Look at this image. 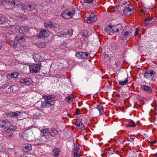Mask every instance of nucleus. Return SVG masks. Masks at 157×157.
<instances>
[{"label":"nucleus","mask_w":157,"mask_h":157,"mask_svg":"<svg viewBox=\"0 0 157 157\" xmlns=\"http://www.w3.org/2000/svg\"><path fill=\"white\" fill-rule=\"evenodd\" d=\"M122 26V25L121 24L112 25H109L108 27L110 29L106 28L105 29V30L109 35H113L115 33L118 32L121 29Z\"/></svg>","instance_id":"obj_1"},{"label":"nucleus","mask_w":157,"mask_h":157,"mask_svg":"<svg viewBox=\"0 0 157 157\" xmlns=\"http://www.w3.org/2000/svg\"><path fill=\"white\" fill-rule=\"evenodd\" d=\"M132 29L131 26L126 25L123 30L125 31L124 33H123V32L122 33V34L121 36V40H127L128 36H130V34L132 33Z\"/></svg>","instance_id":"obj_2"},{"label":"nucleus","mask_w":157,"mask_h":157,"mask_svg":"<svg viewBox=\"0 0 157 157\" xmlns=\"http://www.w3.org/2000/svg\"><path fill=\"white\" fill-rule=\"evenodd\" d=\"M21 7V9L24 10L25 12L26 10L30 11L34 9L33 4L29 3V2H25L24 4L20 5Z\"/></svg>","instance_id":"obj_3"},{"label":"nucleus","mask_w":157,"mask_h":157,"mask_svg":"<svg viewBox=\"0 0 157 157\" xmlns=\"http://www.w3.org/2000/svg\"><path fill=\"white\" fill-rule=\"evenodd\" d=\"M75 56L79 59H88L90 57V54L86 52H76Z\"/></svg>","instance_id":"obj_4"},{"label":"nucleus","mask_w":157,"mask_h":157,"mask_svg":"<svg viewBox=\"0 0 157 157\" xmlns=\"http://www.w3.org/2000/svg\"><path fill=\"white\" fill-rule=\"evenodd\" d=\"M4 2L8 5L18 6L21 5L20 0H4Z\"/></svg>","instance_id":"obj_5"},{"label":"nucleus","mask_w":157,"mask_h":157,"mask_svg":"<svg viewBox=\"0 0 157 157\" xmlns=\"http://www.w3.org/2000/svg\"><path fill=\"white\" fill-rule=\"evenodd\" d=\"M49 32L48 31L42 29L40 31L39 35H37V36L38 38L43 37L47 38L49 36Z\"/></svg>","instance_id":"obj_6"},{"label":"nucleus","mask_w":157,"mask_h":157,"mask_svg":"<svg viewBox=\"0 0 157 157\" xmlns=\"http://www.w3.org/2000/svg\"><path fill=\"white\" fill-rule=\"evenodd\" d=\"M97 19V16L94 13H91L90 16L86 19L88 23H91L95 21Z\"/></svg>","instance_id":"obj_7"},{"label":"nucleus","mask_w":157,"mask_h":157,"mask_svg":"<svg viewBox=\"0 0 157 157\" xmlns=\"http://www.w3.org/2000/svg\"><path fill=\"white\" fill-rule=\"evenodd\" d=\"M75 9L73 8V9L71 11H69L66 14L64 15V18L66 19H68L70 18H72L73 17V16H74V17H75ZM75 17H73V18L76 19Z\"/></svg>","instance_id":"obj_8"},{"label":"nucleus","mask_w":157,"mask_h":157,"mask_svg":"<svg viewBox=\"0 0 157 157\" xmlns=\"http://www.w3.org/2000/svg\"><path fill=\"white\" fill-rule=\"evenodd\" d=\"M155 72L152 70L150 69L149 70H147L144 73V76L147 79H148L150 77H154Z\"/></svg>","instance_id":"obj_9"},{"label":"nucleus","mask_w":157,"mask_h":157,"mask_svg":"<svg viewBox=\"0 0 157 157\" xmlns=\"http://www.w3.org/2000/svg\"><path fill=\"white\" fill-rule=\"evenodd\" d=\"M38 67V66L37 65V64H34L30 65L29 68L30 72L32 73L38 72L40 70Z\"/></svg>","instance_id":"obj_10"},{"label":"nucleus","mask_w":157,"mask_h":157,"mask_svg":"<svg viewBox=\"0 0 157 157\" xmlns=\"http://www.w3.org/2000/svg\"><path fill=\"white\" fill-rule=\"evenodd\" d=\"M10 125V123L7 120L0 121V127L4 128L7 129Z\"/></svg>","instance_id":"obj_11"},{"label":"nucleus","mask_w":157,"mask_h":157,"mask_svg":"<svg viewBox=\"0 0 157 157\" xmlns=\"http://www.w3.org/2000/svg\"><path fill=\"white\" fill-rule=\"evenodd\" d=\"M140 89L144 90L146 92L151 93L152 89L151 87L146 85H141L140 86Z\"/></svg>","instance_id":"obj_12"},{"label":"nucleus","mask_w":157,"mask_h":157,"mask_svg":"<svg viewBox=\"0 0 157 157\" xmlns=\"http://www.w3.org/2000/svg\"><path fill=\"white\" fill-rule=\"evenodd\" d=\"M33 57L35 61L36 62H41L43 60L42 57L39 53L34 55Z\"/></svg>","instance_id":"obj_13"},{"label":"nucleus","mask_w":157,"mask_h":157,"mask_svg":"<svg viewBox=\"0 0 157 157\" xmlns=\"http://www.w3.org/2000/svg\"><path fill=\"white\" fill-rule=\"evenodd\" d=\"M8 20H7V18L5 16H0V24L1 25V26L2 27L3 25V26L5 25L4 27H6L7 24H6V21L7 22Z\"/></svg>","instance_id":"obj_14"},{"label":"nucleus","mask_w":157,"mask_h":157,"mask_svg":"<svg viewBox=\"0 0 157 157\" xmlns=\"http://www.w3.org/2000/svg\"><path fill=\"white\" fill-rule=\"evenodd\" d=\"M32 81L31 79L30 78H27L21 80L20 81V84H24L25 85H29L31 84V81Z\"/></svg>","instance_id":"obj_15"},{"label":"nucleus","mask_w":157,"mask_h":157,"mask_svg":"<svg viewBox=\"0 0 157 157\" xmlns=\"http://www.w3.org/2000/svg\"><path fill=\"white\" fill-rule=\"evenodd\" d=\"M15 40L19 43H21V42H24L25 41V39L23 36L21 35H18L15 36Z\"/></svg>","instance_id":"obj_16"},{"label":"nucleus","mask_w":157,"mask_h":157,"mask_svg":"<svg viewBox=\"0 0 157 157\" xmlns=\"http://www.w3.org/2000/svg\"><path fill=\"white\" fill-rule=\"evenodd\" d=\"M51 104H50V101H45L42 102L41 105L42 108H48L51 106Z\"/></svg>","instance_id":"obj_17"},{"label":"nucleus","mask_w":157,"mask_h":157,"mask_svg":"<svg viewBox=\"0 0 157 157\" xmlns=\"http://www.w3.org/2000/svg\"><path fill=\"white\" fill-rule=\"evenodd\" d=\"M132 10L128 7H125L123 10V13L124 15H130Z\"/></svg>","instance_id":"obj_18"},{"label":"nucleus","mask_w":157,"mask_h":157,"mask_svg":"<svg viewBox=\"0 0 157 157\" xmlns=\"http://www.w3.org/2000/svg\"><path fill=\"white\" fill-rule=\"evenodd\" d=\"M16 129V127L14 126L13 125H11L10 124V125H9L8 127L5 130V131L7 133H9L12 131H15Z\"/></svg>","instance_id":"obj_19"},{"label":"nucleus","mask_w":157,"mask_h":157,"mask_svg":"<svg viewBox=\"0 0 157 157\" xmlns=\"http://www.w3.org/2000/svg\"><path fill=\"white\" fill-rule=\"evenodd\" d=\"M18 112H10L6 113V115L8 117H16L17 116Z\"/></svg>","instance_id":"obj_20"},{"label":"nucleus","mask_w":157,"mask_h":157,"mask_svg":"<svg viewBox=\"0 0 157 157\" xmlns=\"http://www.w3.org/2000/svg\"><path fill=\"white\" fill-rule=\"evenodd\" d=\"M18 73L17 72L11 73L7 75V78L10 79V78H16L18 75Z\"/></svg>","instance_id":"obj_21"},{"label":"nucleus","mask_w":157,"mask_h":157,"mask_svg":"<svg viewBox=\"0 0 157 157\" xmlns=\"http://www.w3.org/2000/svg\"><path fill=\"white\" fill-rule=\"evenodd\" d=\"M53 30L56 31H58L59 30V26L56 24H52V26L51 27Z\"/></svg>","instance_id":"obj_22"},{"label":"nucleus","mask_w":157,"mask_h":157,"mask_svg":"<svg viewBox=\"0 0 157 157\" xmlns=\"http://www.w3.org/2000/svg\"><path fill=\"white\" fill-rule=\"evenodd\" d=\"M59 152L60 150L58 148H55L53 150V154L56 157H57L59 156Z\"/></svg>","instance_id":"obj_23"},{"label":"nucleus","mask_w":157,"mask_h":157,"mask_svg":"<svg viewBox=\"0 0 157 157\" xmlns=\"http://www.w3.org/2000/svg\"><path fill=\"white\" fill-rule=\"evenodd\" d=\"M41 132L43 133L44 136H46L47 134L49 133V129L44 127L41 130Z\"/></svg>","instance_id":"obj_24"},{"label":"nucleus","mask_w":157,"mask_h":157,"mask_svg":"<svg viewBox=\"0 0 157 157\" xmlns=\"http://www.w3.org/2000/svg\"><path fill=\"white\" fill-rule=\"evenodd\" d=\"M17 29H18V32L20 33L24 34L26 32V29L23 26L19 27L18 29L17 28L16 29L17 31Z\"/></svg>","instance_id":"obj_25"},{"label":"nucleus","mask_w":157,"mask_h":157,"mask_svg":"<svg viewBox=\"0 0 157 157\" xmlns=\"http://www.w3.org/2000/svg\"><path fill=\"white\" fill-rule=\"evenodd\" d=\"M7 20L9 21H7V22L6 21V24H7L6 25V27H4L5 26L4 25L3 26V25L2 27L3 28H7L8 27H10L11 26H13L15 25V23H14V24H13L12 23H11V21H10L9 20H8V19H7Z\"/></svg>","instance_id":"obj_26"},{"label":"nucleus","mask_w":157,"mask_h":157,"mask_svg":"<svg viewBox=\"0 0 157 157\" xmlns=\"http://www.w3.org/2000/svg\"><path fill=\"white\" fill-rule=\"evenodd\" d=\"M58 133V132L57 131L53 128H52L51 131L49 132L50 135L53 137L55 136Z\"/></svg>","instance_id":"obj_27"},{"label":"nucleus","mask_w":157,"mask_h":157,"mask_svg":"<svg viewBox=\"0 0 157 157\" xmlns=\"http://www.w3.org/2000/svg\"><path fill=\"white\" fill-rule=\"evenodd\" d=\"M96 109L99 111L100 115L102 114L104 112V109L103 107L100 105H98Z\"/></svg>","instance_id":"obj_28"},{"label":"nucleus","mask_w":157,"mask_h":157,"mask_svg":"<svg viewBox=\"0 0 157 157\" xmlns=\"http://www.w3.org/2000/svg\"><path fill=\"white\" fill-rule=\"evenodd\" d=\"M24 148L25 152H28L31 150L32 147L31 145L28 144L27 145L25 146Z\"/></svg>","instance_id":"obj_29"},{"label":"nucleus","mask_w":157,"mask_h":157,"mask_svg":"<svg viewBox=\"0 0 157 157\" xmlns=\"http://www.w3.org/2000/svg\"><path fill=\"white\" fill-rule=\"evenodd\" d=\"M136 126V125L134 123V121H130L128 124L126 126L127 127H133Z\"/></svg>","instance_id":"obj_30"},{"label":"nucleus","mask_w":157,"mask_h":157,"mask_svg":"<svg viewBox=\"0 0 157 157\" xmlns=\"http://www.w3.org/2000/svg\"><path fill=\"white\" fill-rule=\"evenodd\" d=\"M22 113L19 112H18L17 116H16L17 119V120H21L24 119L22 117Z\"/></svg>","instance_id":"obj_31"},{"label":"nucleus","mask_w":157,"mask_h":157,"mask_svg":"<svg viewBox=\"0 0 157 157\" xmlns=\"http://www.w3.org/2000/svg\"><path fill=\"white\" fill-rule=\"evenodd\" d=\"M151 23L150 22V21L147 20L146 21V19H145L143 22V25L144 26L147 27L149 25H150Z\"/></svg>","instance_id":"obj_32"},{"label":"nucleus","mask_w":157,"mask_h":157,"mask_svg":"<svg viewBox=\"0 0 157 157\" xmlns=\"http://www.w3.org/2000/svg\"><path fill=\"white\" fill-rule=\"evenodd\" d=\"M88 32H87V31L84 29L82 30L81 35L83 36H87L88 35Z\"/></svg>","instance_id":"obj_33"},{"label":"nucleus","mask_w":157,"mask_h":157,"mask_svg":"<svg viewBox=\"0 0 157 157\" xmlns=\"http://www.w3.org/2000/svg\"><path fill=\"white\" fill-rule=\"evenodd\" d=\"M128 80L127 79V78H126L125 80V81H119V84L121 86H123V85H125L126 84L128 83Z\"/></svg>","instance_id":"obj_34"},{"label":"nucleus","mask_w":157,"mask_h":157,"mask_svg":"<svg viewBox=\"0 0 157 157\" xmlns=\"http://www.w3.org/2000/svg\"><path fill=\"white\" fill-rule=\"evenodd\" d=\"M52 23L51 22H49L48 23L45 22L44 23V25L45 27H50L51 28V26H52Z\"/></svg>","instance_id":"obj_35"},{"label":"nucleus","mask_w":157,"mask_h":157,"mask_svg":"<svg viewBox=\"0 0 157 157\" xmlns=\"http://www.w3.org/2000/svg\"><path fill=\"white\" fill-rule=\"evenodd\" d=\"M66 99V101L69 102H71L73 101L72 98L70 96H68V97L67 96Z\"/></svg>","instance_id":"obj_36"},{"label":"nucleus","mask_w":157,"mask_h":157,"mask_svg":"<svg viewBox=\"0 0 157 157\" xmlns=\"http://www.w3.org/2000/svg\"><path fill=\"white\" fill-rule=\"evenodd\" d=\"M17 41L15 40V39L14 40V41H11L10 42V44L11 46H14L15 45H17Z\"/></svg>","instance_id":"obj_37"},{"label":"nucleus","mask_w":157,"mask_h":157,"mask_svg":"<svg viewBox=\"0 0 157 157\" xmlns=\"http://www.w3.org/2000/svg\"><path fill=\"white\" fill-rule=\"evenodd\" d=\"M66 33L67 34V36H71L73 34L72 31V30H67L66 31Z\"/></svg>","instance_id":"obj_38"},{"label":"nucleus","mask_w":157,"mask_h":157,"mask_svg":"<svg viewBox=\"0 0 157 157\" xmlns=\"http://www.w3.org/2000/svg\"><path fill=\"white\" fill-rule=\"evenodd\" d=\"M39 47L40 48H44L46 47V44L43 43H39Z\"/></svg>","instance_id":"obj_39"},{"label":"nucleus","mask_w":157,"mask_h":157,"mask_svg":"<svg viewBox=\"0 0 157 157\" xmlns=\"http://www.w3.org/2000/svg\"><path fill=\"white\" fill-rule=\"evenodd\" d=\"M75 148L73 150V152H77L79 150V148L77 146H75Z\"/></svg>","instance_id":"obj_40"},{"label":"nucleus","mask_w":157,"mask_h":157,"mask_svg":"<svg viewBox=\"0 0 157 157\" xmlns=\"http://www.w3.org/2000/svg\"><path fill=\"white\" fill-rule=\"evenodd\" d=\"M52 98V97H51L50 96H46L45 98V101H48V100H51Z\"/></svg>","instance_id":"obj_41"},{"label":"nucleus","mask_w":157,"mask_h":157,"mask_svg":"<svg viewBox=\"0 0 157 157\" xmlns=\"http://www.w3.org/2000/svg\"><path fill=\"white\" fill-rule=\"evenodd\" d=\"M68 12V10H66L64 11H63V12L61 14L62 17L64 18V15H66V13Z\"/></svg>","instance_id":"obj_42"},{"label":"nucleus","mask_w":157,"mask_h":157,"mask_svg":"<svg viewBox=\"0 0 157 157\" xmlns=\"http://www.w3.org/2000/svg\"><path fill=\"white\" fill-rule=\"evenodd\" d=\"M73 153L74 157H80L79 153H78L76 152H75Z\"/></svg>","instance_id":"obj_43"},{"label":"nucleus","mask_w":157,"mask_h":157,"mask_svg":"<svg viewBox=\"0 0 157 157\" xmlns=\"http://www.w3.org/2000/svg\"><path fill=\"white\" fill-rule=\"evenodd\" d=\"M85 2L84 3H87L90 4L94 0H84Z\"/></svg>","instance_id":"obj_44"},{"label":"nucleus","mask_w":157,"mask_h":157,"mask_svg":"<svg viewBox=\"0 0 157 157\" xmlns=\"http://www.w3.org/2000/svg\"><path fill=\"white\" fill-rule=\"evenodd\" d=\"M62 35H63V37H67V34L66 33V32H64L63 33H62Z\"/></svg>","instance_id":"obj_45"},{"label":"nucleus","mask_w":157,"mask_h":157,"mask_svg":"<svg viewBox=\"0 0 157 157\" xmlns=\"http://www.w3.org/2000/svg\"><path fill=\"white\" fill-rule=\"evenodd\" d=\"M153 19V18L152 17H148L147 18H146L145 19H146V21H151Z\"/></svg>","instance_id":"obj_46"},{"label":"nucleus","mask_w":157,"mask_h":157,"mask_svg":"<svg viewBox=\"0 0 157 157\" xmlns=\"http://www.w3.org/2000/svg\"><path fill=\"white\" fill-rule=\"evenodd\" d=\"M121 144L119 143V142L117 140V141H116L115 142V145L117 147L119 145H121Z\"/></svg>","instance_id":"obj_47"},{"label":"nucleus","mask_w":157,"mask_h":157,"mask_svg":"<svg viewBox=\"0 0 157 157\" xmlns=\"http://www.w3.org/2000/svg\"><path fill=\"white\" fill-rule=\"evenodd\" d=\"M140 30V29H139L138 28H137L136 29L135 32V35H136V36L138 34V32Z\"/></svg>","instance_id":"obj_48"},{"label":"nucleus","mask_w":157,"mask_h":157,"mask_svg":"<svg viewBox=\"0 0 157 157\" xmlns=\"http://www.w3.org/2000/svg\"><path fill=\"white\" fill-rule=\"evenodd\" d=\"M79 121H78V122H79L78 124H77V125H76V126L78 127H80V123H81V121H80V120H78Z\"/></svg>","instance_id":"obj_49"},{"label":"nucleus","mask_w":157,"mask_h":157,"mask_svg":"<svg viewBox=\"0 0 157 157\" xmlns=\"http://www.w3.org/2000/svg\"><path fill=\"white\" fill-rule=\"evenodd\" d=\"M117 140L118 141L119 143H120L121 144H122L123 142V140L122 139H119Z\"/></svg>","instance_id":"obj_50"},{"label":"nucleus","mask_w":157,"mask_h":157,"mask_svg":"<svg viewBox=\"0 0 157 157\" xmlns=\"http://www.w3.org/2000/svg\"><path fill=\"white\" fill-rule=\"evenodd\" d=\"M157 142V141L156 140H155L154 141H152L151 142L150 144L151 145H153L155 143H156Z\"/></svg>","instance_id":"obj_51"},{"label":"nucleus","mask_w":157,"mask_h":157,"mask_svg":"<svg viewBox=\"0 0 157 157\" xmlns=\"http://www.w3.org/2000/svg\"><path fill=\"white\" fill-rule=\"evenodd\" d=\"M81 127L80 128V129L81 130H84L85 129V126L84 125H82V126H81Z\"/></svg>","instance_id":"obj_52"},{"label":"nucleus","mask_w":157,"mask_h":157,"mask_svg":"<svg viewBox=\"0 0 157 157\" xmlns=\"http://www.w3.org/2000/svg\"><path fill=\"white\" fill-rule=\"evenodd\" d=\"M37 66H39L38 67H39V70L40 69V67L42 66L41 65V63H38V64H37Z\"/></svg>","instance_id":"obj_53"},{"label":"nucleus","mask_w":157,"mask_h":157,"mask_svg":"<svg viewBox=\"0 0 157 157\" xmlns=\"http://www.w3.org/2000/svg\"><path fill=\"white\" fill-rule=\"evenodd\" d=\"M119 64V61H116L115 63V64L116 66H118Z\"/></svg>","instance_id":"obj_54"},{"label":"nucleus","mask_w":157,"mask_h":157,"mask_svg":"<svg viewBox=\"0 0 157 157\" xmlns=\"http://www.w3.org/2000/svg\"><path fill=\"white\" fill-rule=\"evenodd\" d=\"M135 138H130L129 140V141L130 142H132L133 140H134L135 139Z\"/></svg>","instance_id":"obj_55"},{"label":"nucleus","mask_w":157,"mask_h":157,"mask_svg":"<svg viewBox=\"0 0 157 157\" xmlns=\"http://www.w3.org/2000/svg\"><path fill=\"white\" fill-rule=\"evenodd\" d=\"M79 109H77V111H79ZM78 114L77 113V111H76L75 113V115H78Z\"/></svg>","instance_id":"obj_56"},{"label":"nucleus","mask_w":157,"mask_h":157,"mask_svg":"<svg viewBox=\"0 0 157 157\" xmlns=\"http://www.w3.org/2000/svg\"><path fill=\"white\" fill-rule=\"evenodd\" d=\"M50 101V104H52L51 105V106L53 105H54V103L53 101Z\"/></svg>","instance_id":"obj_57"},{"label":"nucleus","mask_w":157,"mask_h":157,"mask_svg":"<svg viewBox=\"0 0 157 157\" xmlns=\"http://www.w3.org/2000/svg\"><path fill=\"white\" fill-rule=\"evenodd\" d=\"M63 35H62V33H61L60 35H58V36L59 37H63Z\"/></svg>","instance_id":"obj_58"},{"label":"nucleus","mask_w":157,"mask_h":157,"mask_svg":"<svg viewBox=\"0 0 157 157\" xmlns=\"http://www.w3.org/2000/svg\"><path fill=\"white\" fill-rule=\"evenodd\" d=\"M2 47V45L1 43H0V49H1Z\"/></svg>","instance_id":"obj_59"},{"label":"nucleus","mask_w":157,"mask_h":157,"mask_svg":"<svg viewBox=\"0 0 157 157\" xmlns=\"http://www.w3.org/2000/svg\"><path fill=\"white\" fill-rule=\"evenodd\" d=\"M32 128V126H30V127H28L27 128V130H29V129H30L31 128Z\"/></svg>","instance_id":"obj_60"},{"label":"nucleus","mask_w":157,"mask_h":157,"mask_svg":"<svg viewBox=\"0 0 157 157\" xmlns=\"http://www.w3.org/2000/svg\"><path fill=\"white\" fill-rule=\"evenodd\" d=\"M6 87L8 88V89L11 88L10 86L9 85L7 86Z\"/></svg>","instance_id":"obj_61"},{"label":"nucleus","mask_w":157,"mask_h":157,"mask_svg":"<svg viewBox=\"0 0 157 157\" xmlns=\"http://www.w3.org/2000/svg\"><path fill=\"white\" fill-rule=\"evenodd\" d=\"M127 3V2L125 1L124 2V3H123V5H125Z\"/></svg>","instance_id":"obj_62"},{"label":"nucleus","mask_w":157,"mask_h":157,"mask_svg":"<svg viewBox=\"0 0 157 157\" xmlns=\"http://www.w3.org/2000/svg\"><path fill=\"white\" fill-rule=\"evenodd\" d=\"M117 96L118 97H120V94H117Z\"/></svg>","instance_id":"obj_63"},{"label":"nucleus","mask_w":157,"mask_h":157,"mask_svg":"<svg viewBox=\"0 0 157 157\" xmlns=\"http://www.w3.org/2000/svg\"><path fill=\"white\" fill-rule=\"evenodd\" d=\"M154 155L155 156V157H157V153L155 154H154Z\"/></svg>","instance_id":"obj_64"}]
</instances>
